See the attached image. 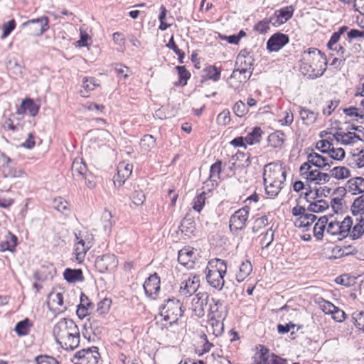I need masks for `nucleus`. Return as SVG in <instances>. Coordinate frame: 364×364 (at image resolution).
<instances>
[{
    "label": "nucleus",
    "mask_w": 364,
    "mask_h": 364,
    "mask_svg": "<svg viewBox=\"0 0 364 364\" xmlns=\"http://www.w3.org/2000/svg\"><path fill=\"white\" fill-rule=\"evenodd\" d=\"M330 172L331 176L336 179H345L350 176V171L345 166H336Z\"/></svg>",
    "instance_id": "4c0bfd02"
},
{
    "label": "nucleus",
    "mask_w": 364,
    "mask_h": 364,
    "mask_svg": "<svg viewBox=\"0 0 364 364\" xmlns=\"http://www.w3.org/2000/svg\"><path fill=\"white\" fill-rule=\"evenodd\" d=\"M75 357L81 362V364H98L100 360L98 348L95 346L77 351Z\"/></svg>",
    "instance_id": "1a4fd4ad"
},
{
    "label": "nucleus",
    "mask_w": 364,
    "mask_h": 364,
    "mask_svg": "<svg viewBox=\"0 0 364 364\" xmlns=\"http://www.w3.org/2000/svg\"><path fill=\"white\" fill-rule=\"evenodd\" d=\"M205 72L208 79L217 82L220 78L221 70L214 65L207 67Z\"/></svg>",
    "instance_id": "a18cd8bd"
},
{
    "label": "nucleus",
    "mask_w": 364,
    "mask_h": 364,
    "mask_svg": "<svg viewBox=\"0 0 364 364\" xmlns=\"http://www.w3.org/2000/svg\"><path fill=\"white\" fill-rule=\"evenodd\" d=\"M40 106L34 102L33 100L26 98L21 102L20 107L17 109V114H22L26 111L31 117H35L39 112Z\"/></svg>",
    "instance_id": "412c9836"
},
{
    "label": "nucleus",
    "mask_w": 364,
    "mask_h": 364,
    "mask_svg": "<svg viewBox=\"0 0 364 364\" xmlns=\"http://www.w3.org/2000/svg\"><path fill=\"white\" fill-rule=\"evenodd\" d=\"M319 307L326 314H331L332 311L336 309V306L333 304L323 299L319 302Z\"/></svg>",
    "instance_id": "0e129e2a"
},
{
    "label": "nucleus",
    "mask_w": 364,
    "mask_h": 364,
    "mask_svg": "<svg viewBox=\"0 0 364 364\" xmlns=\"http://www.w3.org/2000/svg\"><path fill=\"white\" fill-rule=\"evenodd\" d=\"M114 72L118 77H122L124 79H126L129 75L130 70L127 66L122 65H117L114 68Z\"/></svg>",
    "instance_id": "69168bd1"
},
{
    "label": "nucleus",
    "mask_w": 364,
    "mask_h": 364,
    "mask_svg": "<svg viewBox=\"0 0 364 364\" xmlns=\"http://www.w3.org/2000/svg\"><path fill=\"white\" fill-rule=\"evenodd\" d=\"M328 158L329 159H331V161L333 162V160H341L345 156V151L342 148H334L333 146L331 147L328 150Z\"/></svg>",
    "instance_id": "37998d69"
},
{
    "label": "nucleus",
    "mask_w": 364,
    "mask_h": 364,
    "mask_svg": "<svg viewBox=\"0 0 364 364\" xmlns=\"http://www.w3.org/2000/svg\"><path fill=\"white\" fill-rule=\"evenodd\" d=\"M352 211L353 214L355 212L358 213L364 214V195L356 198L352 205Z\"/></svg>",
    "instance_id": "5fc2aeb1"
},
{
    "label": "nucleus",
    "mask_w": 364,
    "mask_h": 364,
    "mask_svg": "<svg viewBox=\"0 0 364 364\" xmlns=\"http://www.w3.org/2000/svg\"><path fill=\"white\" fill-rule=\"evenodd\" d=\"M218 262L223 266L224 269L220 268H206V280L207 282L213 288L217 290H221L224 286V275L226 274L227 267L225 261L222 259H218Z\"/></svg>",
    "instance_id": "39448f33"
},
{
    "label": "nucleus",
    "mask_w": 364,
    "mask_h": 364,
    "mask_svg": "<svg viewBox=\"0 0 364 364\" xmlns=\"http://www.w3.org/2000/svg\"><path fill=\"white\" fill-rule=\"evenodd\" d=\"M77 242L75 243V258L78 262H82L86 255L87 252L91 248L92 245V236H82L81 233H75Z\"/></svg>",
    "instance_id": "423d86ee"
},
{
    "label": "nucleus",
    "mask_w": 364,
    "mask_h": 364,
    "mask_svg": "<svg viewBox=\"0 0 364 364\" xmlns=\"http://www.w3.org/2000/svg\"><path fill=\"white\" fill-rule=\"evenodd\" d=\"M343 112L349 117H357L360 119H364V110H359V109L355 107H350L345 108Z\"/></svg>",
    "instance_id": "4d7b16f0"
},
{
    "label": "nucleus",
    "mask_w": 364,
    "mask_h": 364,
    "mask_svg": "<svg viewBox=\"0 0 364 364\" xmlns=\"http://www.w3.org/2000/svg\"><path fill=\"white\" fill-rule=\"evenodd\" d=\"M57 343L67 350H73L80 343V331L75 323L70 318H62L53 329Z\"/></svg>",
    "instance_id": "f257e3e1"
},
{
    "label": "nucleus",
    "mask_w": 364,
    "mask_h": 364,
    "mask_svg": "<svg viewBox=\"0 0 364 364\" xmlns=\"http://www.w3.org/2000/svg\"><path fill=\"white\" fill-rule=\"evenodd\" d=\"M328 208V204L326 200H318L314 203H311L307 208V211L311 213H321Z\"/></svg>",
    "instance_id": "58836bf2"
},
{
    "label": "nucleus",
    "mask_w": 364,
    "mask_h": 364,
    "mask_svg": "<svg viewBox=\"0 0 364 364\" xmlns=\"http://www.w3.org/2000/svg\"><path fill=\"white\" fill-rule=\"evenodd\" d=\"M181 230L186 235L190 236L196 230L195 223L193 219L184 218L181 223Z\"/></svg>",
    "instance_id": "e433bc0d"
},
{
    "label": "nucleus",
    "mask_w": 364,
    "mask_h": 364,
    "mask_svg": "<svg viewBox=\"0 0 364 364\" xmlns=\"http://www.w3.org/2000/svg\"><path fill=\"white\" fill-rule=\"evenodd\" d=\"M355 252V249L354 247L351 245L347 246H338L336 245L332 249V257L330 258L337 259L341 258L344 256H348L350 255H354Z\"/></svg>",
    "instance_id": "cd10ccee"
},
{
    "label": "nucleus",
    "mask_w": 364,
    "mask_h": 364,
    "mask_svg": "<svg viewBox=\"0 0 364 364\" xmlns=\"http://www.w3.org/2000/svg\"><path fill=\"white\" fill-rule=\"evenodd\" d=\"M183 311L182 304L178 299H169L161 309L160 316L163 318V320L167 321L169 326H172L177 323Z\"/></svg>",
    "instance_id": "20e7f679"
},
{
    "label": "nucleus",
    "mask_w": 364,
    "mask_h": 364,
    "mask_svg": "<svg viewBox=\"0 0 364 364\" xmlns=\"http://www.w3.org/2000/svg\"><path fill=\"white\" fill-rule=\"evenodd\" d=\"M80 180L84 181L86 186L90 189L95 188L96 186L95 177L89 171L83 176Z\"/></svg>",
    "instance_id": "052dcab7"
},
{
    "label": "nucleus",
    "mask_w": 364,
    "mask_h": 364,
    "mask_svg": "<svg viewBox=\"0 0 364 364\" xmlns=\"http://www.w3.org/2000/svg\"><path fill=\"white\" fill-rule=\"evenodd\" d=\"M63 276L65 280L70 283H75L76 282H82L83 280L82 272L80 269H65Z\"/></svg>",
    "instance_id": "c85d7f7f"
},
{
    "label": "nucleus",
    "mask_w": 364,
    "mask_h": 364,
    "mask_svg": "<svg viewBox=\"0 0 364 364\" xmlns=\"http://www.w3.org/2000/svg\"><path fill=\"white\" fill-rule=\"evenodd\" d=\"M262 363L263 364H288V360L273 353L267 357Z\"/></svg>",
    "instance_id": "864d4df0"
},
{
    "label": "nucleus",
    "mask_w": 364,
    "mask_h": 364,
    "mask_svg": "<svg viewBox=\"0 0 364 364\" xmlns=\"http://www.w3.org/2000/svg\"><path fill=\"white\" fill-rule=\"evenodd\" d=\"M111 304L112 301L110 299H104L101 300L97 304V312L100 315L106 314L109 311Z\"/></svg>",
    "instance_id": "6e6d98bb"
},
{
    "label": "nucleus",
    "mask_w": 364,
    "mask_h": 364,
    "mask_svg": "<svg viewBox=\"0 0 364 364\" xmlns=\"http://www.w3.org/2000/svg\"><path fill=\"white\" fill-rule=\"evenodd\" d=\"M262 133L263 132L260 127H254L252 131L245 136V142L250 145L259 143L261 140Z\"/></svg>",
    "instance_id": "72a5a7b5"
},
{
    "label": "nucleus",
    "mask_w": 364,
    "mask_h": 364,
    "mask_svg": "<svg viewBox=\"0 0 364 364\" xmlns=\"http://www.w3.org/2000/svg\"><path fill=\"white\" fill-rule=\"evenodd\" d=\"M252 266L249 260L243 261L239 266V271L236 274V280L238 282H243L252 272Z\"/></svg>",
    "instance_id": "bb28decb"
},
{
    "label": "nucleus",
    "mask_w": 364,
    "mask_h": 364,
    "mask_svg": "<svg viewBox=\"0 0 364 364\" xmlns=\"http://www.w3.org/2000/svg\"><path fill=\"white\" fill-rule=\"evenodd\" d=\"M352 159L354 161L355 166L356 167H364V147L360 150L356 149L353 154Z\"/></svg>",
    "instance_id": "3c124183"
},
{
    "label": "nucleus",
    "mask_w": 364,
    "mask_h": 364,
    "mask_svg": "<svg viewBox=\"0 0 364 364\" xmlns=\"http://www.w3.org/2000/svg\"><path fill=\"white\" fill-rule=\"evenodd\" d=\"M145 194L141 190H135L132 196L133 203L136 205H141L145 200Z\"/></svg>",
    "instance_id": "13d9d810"
},
{
    "label": "nucleus",
    "mask_w": 364,
    "mask_h": 364,
    "mask_svg": "<svg viewBox=\"0 0 364 364\" xmlns=\"http://www.w3.org/2000/svg\"><path fill=\"white\" fill-rule=\"evenodd\" d=\"M248 108L241 100L237 102L233 107V112L236 116L242 117L248 112Z\"/></svg>",
    "instance_id": "603ef678"
},
{
    "label": "nucleus",
    "mask_w": 364,
    "mask_h": 364,
    "mask_svg": "<svg viewBox=\"0 0 364 364\" xmlns=\"http://www.w3.org/2000/svg\"><path fill=\"white\" fill-rule=\"evenodd\" d=\"M294 13V9L291 6L282 8L275 11L274 14L270 16V21L274 26H278L286 23L289 20Z\"/></svg>",
    "instance_id": "dca6fc26"
},
{
    "label": "nucleus",
    "mask_w": 364,
    "mask_h": 364,
    "mask_svg": "<svg viewBox=\"0 0 364 364\" xmlns=\"http://www.w3.org/2000/svg\"><path fill=\"white\" fill-rule=\"evenodd\" d=\"M299 115L303 123L306 126L313 124L317 119L318 113L306 107H299Z\"/></svg>",
    "instance_id": "b1692460"
},
{
    "label": "nucleus",
    "mask_w": 364,
    "mask_h": 364,
    "mask_svg": "<svg viewBox=\"0 0 364 364\" xmlns=\"http://www.w3.org/2000/svg\"><path fill=\"white\" fill-rule=\"evenodd\" d=\"M263 181L266 193L271 196H277L283 188L286 181V171L282 164L270 163L264 166Z\"/></svg>",
    "instance_id": "f03ea898"
},
{
    "label": "nucleus",
    "mask_w": 364,
    "mask_h": 364,
    "mask_svg": "<svg viewBox=\"0 0 364 364\" xmlns=\"http://www.w3.org/2000/svg\"><path fill=\"white\" fill-rule=\"evenodd\" d=\"M118 264V261L114 255L105 254L98 256L95 262V266L100 272L114 270Z\"/></svg>",
    "instance_id": "9d476101"
},
{
    "label": "nucleus",
    "mask_w": 364,
    "mask_h": 364,
    "mask_svg": "<svg viewBox=\"0 0 364 364\" xmlns=\"http://www.w3.org/2000/svg\"><path fill=\"white\" fill-rule=\"evenodd\" d=\"M225 312L223 309V303L214 298H211L209 303L208 308V318H224Z\"/></svg>",
    "instance_id": "aec40b11"
},
{
    "label": "nucleus",
    "mask_w": 364,
    "mask_h": 364,
    "mask_svg": "<svg viewBox=\"0 0 364 364\" xmlns=\"http://www.w3.org/2000/svg\"><path fill=\"white\" fill-rule=\"evenodd\" d=\"M268 224L267 216L263 215L257 218L253 223L252 230L254 233H257Z\"/></svg>",
    "instance_id": "8fccbe9b"
},
{
    "label": "nucleus",
    "mask_w": 364,
    "mask_h": 364,
    "mask_svg": "<svg viewBox=\"0 0 364 364\" xmlns=\"http://www.w3.org/2000/svg\"><path fill=\"white\" fill-rule=\"evenodd\" d=\"M17 237L9 231L5 241L0 243V252L9 251L14 252L17 245Z\"/></svg>",
    "instance_id": "a878e982"
},
{
    "label": "nucleus",
    "mask_w": 364,
    "mask_h": 364,
    "mask_svg": "<svg viewBox=\"0 0 364 364\" xmlns=\"http://www.w3.org/2000/svg\"><path fill=\"white\" fill-rule=\"evenodd\" d=\"M221 166L222 162L220 161H217L210 166L209 181L211 182L213 187L215 184L217 185L218 181L220 178Z\"/></svg>",
    "instance_id": "2f4dec72"
},
{
    "label": "nucleus",
    "mask_w": 364,
    "mask_h": 364,
    "mask_svg": "<svg viewBox=\"0 0 364 364\" xmlns=\"http://www.w3.org/2000/svg\"><path fill=\"white\" fill-rule=\"evenodd\" d=\"M300 176L308 182L316 183L318 172L317 169H313L308 163H303L299 168Z\"/></svg>",
    "instance_id": "5701e85b"
},
{
    "label": "nucleus",
    "mask_w": 364,
    "mask_h": 364,
    "mask_svg": "<svg viewBox=\"0 0 364 364\" xmlns=\"http://www.w3.org/2000/svg\"><path fill=\"white\" fill-rule=\"evenodd\" d=\"M320 51L316 48H310L304 51L300 60V71L308 78L315 79L321 76L325 68L320 56Z\"/></svg>",
    "instance_id": "7ed1b4c3"
},
{
    "label": "nucleus",
    "mask_w": 364,
    "mask_h": 364,
    "mask_svg": "<svg viewBox=\"0 0 364 364\" xmlns=\"http://www.w3.org/2000/svg\"><path fill=\"white\" fill-rule=\"evenodd\" d=\"M199 287V276L196 274L191 275L181 283L180 294L186 297L191 296L197 291Z\"/></svg>",
    "instance_id": "9b49d317"
},
{
    "label": "nucleus",
    "mask_w": 364,
    "mask_h": 364,
    "mask_svg": "<svg viewBox=\"0 0 364 364\" xmlns=\"http://www.w3.org/2000/svg\"><path fill=\"white\" fill-rule=\"evenodd\" d=\"M48 19L46 16L29 20L23 25L28 26L33 36H41L48 28Z\"/></svg>",
    "instance_id": "ddd939ff"
},
{
    "label": "nucleus",
    "mask_w": 364,
    "mask_h": 364,
    "mask_svg": "<svg viewBox=\"0 0 364 364\" xmlns=\"http://www.w3.org/2000/svg\"><path fill=\"white\" fill-rule=\"evenodd\" d=\"M347 188L353 195L364 193V178L355 177L350 179L347 183Z\"/></svg>",
    "instance_id": "393cba45"
},
{
    "label": "nucleus",
    "mask_w": 364,
    "mask_h": 364,
    "mask_svg": "<svg viewBox=\"0 0 364 364\" xmlns=\"http://www.w3.org/2000/svg\"><path fill=\"white\" fill-rule=\"evenodd\" d=\"M143 288L149 297L155 298L160 290V278L156 273L150 275L144 282Z\"/></svg>",
    "instance_id": "f3484780"
},
{
    "label": "nucleus",
    "mask_w": 364,
    "mask_h": 364,
    "mask_svg": "<svg viewBox=\"0 0 364 364\" xmlns=\"http://www.w3.org/2000/svg\"><path fill=\"white\" fill-rule=\"evenodd\" d=\"M156 141L151 134H145L140 141V147L142 151L149 152L155 146Z\"/></svg>",
    "instance_id": "f704fd0d"
},
{
    "label": "nucleus",
    "mask_w": 364,
    "mask_h": 364,
    "mask_svg": "<svg viewBox=\"0 0 364 364\" xmlns=\"http://www.w3.org/2000/svg\"><path fill=\"white\" fill-rule=\"evenodd\" d=\"M132 165L125 162H121L117 166V173L114 176L113 181L116 187H121L126 180L131 176Z\"/></svg>",
    "instance_id": "4468645a"
},
{
    "label": "nucleus",
    "mask_w": 364,
    "mask_h": 364,
    "mask_svg": "<svg viewBox=\"0 0 364 364\" xmlns=\"http://www.w3.org/2000/svg\"><path fill=\"white\" fill-rule=\"evenodd\" d=\"M310 166H314L320 169L328 170L332 166L333 162L328 156H322L316 152H311L307 155V161Z\"/></svg>",
    "instance_id": "2eb2a0df"
},
{
    "label": "nucleus",
    "mask_w": 364,
    "mask_h": 364,
    "mask_svg": "<svg viewBox=\"0 0 364 364\" xmlns=\"http://www.w3.org/2000/svg\"><path fill=\"white\" fill-rule=\"evenodd\" d=\"M272 23L269 18H264L254 26V30L261 34L266 33L269 30V24Z\"/></svg>",
    "instance_id": "49530a36"
},
{
    "label": "nucleus",
    "mask_w": 364,
    "mask_h": 364,
    "mask_svg": "<svg viewBox=\"0 0 364 364\" xmlns=\"http://www.w3.org/2000/svg\"><path fill=\"white\" fill-rule=\"evenodd\" d=\"M274 240V233L272 230H269L266 232L264 235L261 240L260 244L262 248H267L272 242Z\"/></svg>",
    "instance_id": "680f3d73"
},
{
    "label": "nucleus",
    "mask_w": 364,
    "mask_h": 364,
    "mask_svg": "<svg viewBox=\"0 0 364 364\" xmlns=\"http://www.w3.org/2000/svg\"><path fill=\"white\" fill-rule=\"evenodd\" d=\"M285 140V135L282 131H276L269 135L267 141L269 144L274 148L282 146Z\"/></svg>",
    "instance_id": "7c9ffc66"
},
{
    "label": "nucleus",
    "mask_w": 364,
    "mask_h": 364,
    "mask_svg": "<svg viewBox=\"0 0 364 364\" xmlns=\"http://www.w3.org/2000/svg\"><path fill=\"white\" fill-rule=\"evenodd\" d=\"M36 364H59L53 357L48 355H39L36 358Z\"/></svg>",
    "instance_id": "e2e57ef3"
},
{
    "label": "nucleus",
    "mask_w": 364,
    "mask_h": 364,
    "mask_svg": "<svg viewBox=\"0 0 364 364\" xmlns=\"http://www.w3.org/2000/svg\"><path fill=\"white\" fill-rule=\"evenodd\" d=\"M351 316L354 325L358 328L364 331V310L355 311L352 314Z\"/></svg>",
    "instance_id": "a19ab883"
},
{
    "label": "nucleus",
    "mask_w": 364,
    "mask_h": 364,
    "mask_svg": "<svg viewBox=\"0 0 364 364\" xmlns=\"http://www.w3.org/2000/svg\"><path fill=\"white\" fill-rule=\"evenodd\" d=\"M331 315L332 318L337 322H342L346 318V313L337 306H336V309L332 311Z\"/></svg>",
    "instance_id": "338daca9"
},
{
    "label": "nucleus",
    "mask_w": 364,
    "mask_h": 364,
    "mask_svg": "<svg viewBox=\"0 0 364 364\" xmlns=\"http://www.w3.org/2000/svg\"><path fill=\"white\" fill-rule=\"evenodd\" d=\"M353 221L350 216H346L341 223L338 222L341 237H346L350 232Z\"/></svg>",
    "instance_id": "ea45409f"
},
{
    "label": "nucleus",
    "mask_w": 364,
    "mask_h": 364,
    "mask_svg": "<svg viewBox=\"0 0 364 364\" xmlns=\"http://www.w3.org/2000/svg\"><path fill=\"white\" fill-rule=\"evenodd\" d=\"M210 296L207 292H198L191 301V310L195 316L201 318L205 315V307L209 305Z\"/></svg>",
    "instance_id": "6e6552de"
},
{
    "label": "nucleus",
    "mask_w": 364,
    "mask_h": 364,
    "mask_svg": "<svg viewBox=\"0 0 364 364\" xmlns=\"http://www.w3.org/2000/svg\"><path fill=\"white\" fill-rule=\"evenodd\" d=\"M249 206L245 205L235 211L231 215L229 221V227L232 232H237L245 227L249 216Z\"/></svg>",
    "instance_id": "0eeeda50"
},
{
    "label": "nucleus",
    "mask_w": 364,
    "mask_h": 364,
    "mask_svg": "<svg viewBox=\"0 0 364 364\" xmlns=\"http://www.w3.org/2000/svg\"><path fill=\"white\" fill-rule=\"evenodd\" d=\"M68 205V202L60 197L55 198L53 202V208L58 211L61 212L62 213L65 215H67L68 213L69 212Z\"/></svg>",
    "instance_id": "79ce46f5"
},
{
    "label": "nucleus",
    "mask_w": 364,
    "mask_h": 364,
    "mask_svg": "<svg viewBox=\"0 0 364 364\" xmlns=\"http://www.w3.org/2000/svg\"><path fill=\"white\" fill-rule=\"evenodd\" d=\"M363 225L364 224L360 223H358L357 225H355L353 228V230L351 231L350 230L349 234L350 237H352L353 239H357L360 237L361 235L364 233Z\"/></svg>",
    "instance_id": "774afa93"
},
{
    "label": "nucleus",
    "mask_w": 364,
    "mask_h": 364,
    "mask_svg": "<svg viewBox=\"0 0 364 364\" xmlns=\"http://www.w3.org/2000/svg\"><path fill=\"white\" fill-rule=\"evenodd\" d=\"M47 304L48 308L58 312H63L67 309L63 306V296L62 293L52 291L48 294Z\"/></svg>",
    "instance_id": "6ab92c4d"
},
{
    "label": "nucleus",
    "mask_w": 364,
    "mask_h": 364,
    "mask_svg": "<svg viewBox=\"0 0 364 364\" xmlns=\"http://www.w3.org/2000/svg\"><path fill=\"white\" fill-rule=\"evenodd\" d=\"M205 191H203L194 198L193 208L200 213L205 205Z\"/></svg>",
    "instance_id": "09e8293b"
},
{
    "label": "nucleus",
    "mask_w": 364,
    "mask_h": 364,
    "mask_svg": "<svg viewBox=\"0 0 364 364\" xmlns=\"http://www.w3.org/2000/svg\"><path fill=\"white\" fill-rule=\"evenodd\" d=\"M252 61L253 60L251 56H245L240 53L237 57L236 65L251 69Z\"/></svg>",
    "instance_id": "de8ad7c7"
},
{
    "label": "nucleus",
    "mask_w": 364,
    "mask_h": 364,
    "mask_svg": "<svg viewBox=\"0 0 364 364\" xmlns=\"http://www.w3.org/2000/svg\"><path fill=\"white\" fill-rule=\"evenodd\" d=\"M31 326L30 320L28 318H25L16 323L14 330L18 336H26L28 334Z\"/></svg>",
    "instance_id": "c9c22d12"
},
{
    "label": "nucleus",
    "mask_w": 364,
    "mask_h": 364,
    "mask_svg": "<svg viewBox=\"0 0 364 364\" xmlns=\"http://www.w3.org/2000/svg\"><path fill=\"white\" fill-rule=\"evenodd\" d=\"M100 84L95 77H85L82 80L83 90H81V95L84 97H88L90 91L93 90L95 87H98Z\"/></svg>",
    "instance_id": "c756f323"
},
{
    "label": "nucleus",
    "mask_w": 364,
    "mask_h": 364,
    "mask_svg": "<svg viewBox=\"0 0 364 364\" xmlns=\"http://www.w3.org/2000/svg\"><path fill=\"white\" fill-rule=\"evenodd\" d=\"M176 69L178 70L179 78L181 80V82L183 84V85H186L187 80L191 77L190 73L186 69L184 66H176Z\"/></svg>",
    "instance_id": "bf43d9fd"
},
{
    "label": "nucleus",
    "mask_w": 364,
    "mask_h": 364,
    "mask_svg": "<svg viewBox=\"0 0 364 364\" xmlns=\"http://www.w3.org/2000/svg\"><path fill=\"white\" fill-rule=\"evenodd\" d=\"M196 255L193 248L184 247L178 252V262L188 269H193L195 264Z\"/></svg>",
    "instance_id": "a211bd4d"
},
{
    "label": "nucleus",
    "mask_w": 364,
    "mask_h": 364,
    "mask_svg": "<svg viewBox=\"0 0 364 364\" xmlns=\"http://www.w3.org/2000/svg\"><path fill=\"white\" fill-rule=\"evenodd\" d=\"M71 171L75 180H80L88 170L82 159H75L73 162Z\"/></svg>",
    "instance_id": "4be33fe9"
},
{
    "label": "nucleus",
    "mask_w": 364,
    "mask_h": 364,
    "mask_svg": "<svg viewBox=\"0 0 364 364\" xmlns=\"http://www.w3.org/2000/svg\"><path fill=\"white\" fill-rule=\"evenodd\" d=\"M289 38L287 34L277 32L273 34L267 42V49L269 52H277L289 43Z\"/></svg>",
    "instance_id": "f8f14e48"
},
{
    "label": "nucleus",
    "mask_w": 364,
    "mask_h": 364,
    "mask_svg": "<svg viewBox=\"0 0 364 364\" xmlns=\"http://www.w3.org/2000/svg\"><path fill=\"white\" fill-rule=\"evenodd\" d=\"M356 140L363 141V136L360 134H356L355 132H346L342 135L343 144H351L355 142Z\"/></svg>",
    "instance_id": "c03bdc74"
},
{
    "label": "nucleus",
    "mask_w": 364,
    "mask_h": 364,
    "mask_svg": "<svg viewBox=\"0 0 364 364\" xmlns=\"http://www.w3.org/2000/svg\"><path fill=\"white\" fill-rule=\"evenodd\" d=\"M328 220V219L326 216H323L321 217L318 222L314 225L313 231L314 235L317 240H320L323 238Z\"/></svg>",
    "instance_id": "473e14b6"
}]
</instances>
